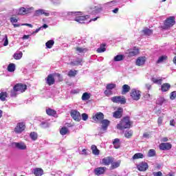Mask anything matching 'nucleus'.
Wrapping results in <instances>:
<instances>
[{
	"instance_id": "obj_1",
	"label": "nucleus",
	"mask_w": 176,
	"mask_h": 176,
	"mask_svg": "<svg viewBox=\"0 0 176 176\" xmlns=\"http://www.w3.org/2000/svg\"><path fill=\"white\" fill-rule=\"evenodd\" d=\"M67 17L69 20H74V21H77L80 24L87 23V20L90 19L89 15L85 16L80 12H67Z\"/></svg>"
},
{
	"instance_id": "obj_2",
	"label": "nucleus",
	"mask_w": 176,
	"mask_h": 176,
	"mask_svg": "<svg viewBox=\"0 0 176 176\" xmlns=\"http://www.w3.org/2000/svg\"><path fill=\"white\" fill-rule=\"evenodd\" d=\"M131 127V122H130V118L124 117L121 120L120 123L117 124V129L118 130H124V129H130Z\"/></svg>"
},
{
	"instance_id": "obj_3",
	"label": "nucleus",
	"mask_w": 176,
	"mask_h": 176,
	"mask_svg": "<svg viewBox=\"0 0 176 176\" xmlns=\"http://www.w3.org/2000/svg\"><path fill=\"white\" fill-rule=\"evenodd\" d=\"M54 78H58V80L59 82H61L63 80V76L58 73L55 74H50L46 78V83L49 85V86H52V85H54Z\"/></svg>"
},
{
	"instance_id": "obj_4",
	"label": "nucleus",
	"mask_w": 176,
	"mask_h": 176,
	"mask_svg": "<svg viewBox=\"0 0 176 176\" xmlns=\"http://www.w3.org/2000/svg\"><path fill=\"white\" fill-rule=\"evenodd\" d=\"M27 90V85L23 84H16L13 90L11 91V96L14 97L16 96V91H19V93H24Z\"/></svg>"
},
{
	"instance_id": "obj_5",
	"label": "nucleus",
	"mask_w": 176,
	"mask_h": 176,
	"mask_svg": "<svg viewBox=\"0 0 176 176\" xmlns=\"http://www.w3.org/2000/svg\"><path fill=\"white\" fill-rule=\"evenodd\" d=\"M32 10H34V8L26 6L25 7H21V8L17 10L16 14H19L20 16H24L25 14H28V13H31Z\"/></svg>"
},
{
	"instance_id": "obj_6",
	"label": "nucleus",
	"mask_w": 176,
	"mask_h": 176,
	"mask_svg": "<svg viewBox=\"0 0 176 176\" xmlns=\"http://www.w3.org/2000/svg\"><path fill=\"white\" fill-rule=\"evenodd\" d=\"M174 24H175V16H169L164 22V28L165 30L171 28Z\"/></svg>"
},
{
	"instance_id": "obj_7",
	"label": "nucleus",
	"mask_w": 176,
	"mask_h": 176,
	"mask_svg": "<svg viewBox=\"0 0 176 176\" xmlns=\"http://www.w3.org/2000/svg\"><path fill=\"white\" fill-rule=\"evenodd\" d=\"M131 97L135 101H138L141 98V91L138 89H133L131 91Z\"/></svg>"
},
{
	"instance_id": "obj_8",
	"label": "nucleus",
	"mask_w": 176,
	"mask_h": 176,
	"mask_svg": "<svg viewBox=\"0 0 176 176\" xmlns=\"http://www.w3.org/2000/svg\"><path fill=\"white\" fill-rule=\"evenodd\" d=\"M109 123L110 122L108 120H103L101 121L102 127L99 133L100 135H101L102 134H104V133L107 131V129H108V126H109Z\"/></svg>"
},
{
	"instance_id": "obj_9",
	"label": "nucleus",
	"mask_w": 176,
	"mask_h": 176,
	"mask_svg": "<svg viewBox=\"0 0 176 176\" xmlns=\"http://www.w3.org/2000/svg\"><path fill=\"white\" fill-rule=\"evenodd\" d=\"M111 100L116 104H126V98L123 96H113L111 98Z\"/></svg>"
},
{
	"instance_id": "obj_10",
	"label": "nucleus",
	"mask_w": 176,
	"mask_h": 176,
	"mask_svg": "<svg viewBox=\"0 0 176 176\" xmlns=\"http://www.w3.org/2000/svg\"><path fill=\"white\" fill-rule=\"evenodd\" d=\"M126 54H127L128 57H134V56L140 54V49L134 47L133 49L128 50Z\"/></svg>"
},
{
	"instance_id": "obj_11",
	"label": "nucleus",
	"mask_w": 176,
	"mask_h": 176,
	"mask_svg": "<svg viewBox=\"0 0 176 176\" xmlns=\"http://www.w3.org/2000/svg\"><path fill=\"white\" fill-rule=\"evenodd\" d=\"M24 130H25V124L24 122H19L16 124L14 132L16 133V134H21Z\"/></svg>"
},
{
	"instance_id": "obj_12",
	"label": "nucleus",
	"mask_w": 176,
	"mask_h": 176,
	"mask_svg": "<svg viewBox=\"0 0 176 176\" xmlns=\"http://www.w3.org/2000/svg\"><path fill=\"white\" fill-rule=\"evenodd\" d=\"M71 116L74 119V120H76V122H80V113L76 110H72L71 111Z\"/></svg>"
},
{
	"instance_id": "obj_13",
	"label": "nucleus",
	"mask_w": 176,
	"mask_h": 176,
	"mask_svg": "<svg viewBox=\"0 0 176 176\" xmlns=\"http://www.w3.org/2000/svg\"><path fill=\"white\" fill-rule=\"evenodd\" d=\"M41 14H44L46 17H49L50 16V12L48 10L43 9H38L35 11L34 16H41Z\"/></svg>"
},
{
	"instance_id": "obj_14",
	"label": "nucleus",
	"mask_w": 176,
	"mask_h": 176,
	"mask_svg": "<svg viewBox=\"0 0 176 176\" xmlns=\"http://www.w3.org/2000/svg\"><path fill=\"white\" fill-rule=\"evenodd\" d=\"M14 145L15 148H16V149H19V151H27V145L23 142H14Z\"/></svg>"
},
{
	"instance_id": "obj_15",
	"label": "nucleus",
	"mask_w": 176,
	"mask_h": 176,
	"mask_svg": "<svg viewBox=\"0 0 176 176\" xmlns=\"http://www.w3.org/2000/svg\"><path fill=\"white\" fill-rule=\"evenodd\" d=\"M123 116V109L122 107H119L116 111L113 113V116L116 119H120V118Z\"/></svg>"
},
{
	"instance_id": "obj_16",
	"label": "nucleus",
	"mask_w": 176,
	"mask_h": 176,
	"mask_svg": "<svg viewBox=\"0 0 176 176\" xmlns=\"http://www.w3.org/2000/svg\"><path fill=\"white\" fill-rule=\"evenodd\" d=\"M92 119L94 120V122H100L104 119V113L101 112L96 113L93 115Z\"/></svg>"
},
{
	"instance_id": "obj_17",
	"label": "nucleus",
	"mask_w": 176,
	"mask_h": 176,
	"mask_svg": "<svg viewBox=\"0 0 176 176\" xmlns=\"http://www.w3.org/2000/svg\"><path fill=\"white\" fill-rule=\"evenodd\" d=\"M146 61V57L145 56H140L137 58L135 64L138 67H142L145 64Z\"/></svg>"
},
{
	"instance_id": "obj_18",
	"label": "nucleus",
	"mask_w": 176,
	"mask_h": 176,
	"mask_svg": "<svg viewBox=\"0 0 176 176\" xmlns=\"http://www.w3.org/2000/svg\"><path fill=\"white\" fill-rule=\"evenodd\" d=\"M113 162V157H106L102 160L101 163L104 166H109Z\"/></svg>"
},
{
	"instance_id": "obj_19",
	"label": "nucleus",
	"mask_w": 176,
	"mask_h": 176,
	"mask_svg": "<svg viewBox=\"0 0 176 176\" xmlns=\"http://www.w3.org/2000/svg\"><path fill=\"white\" fill-rule=\"evenodd\" d=\"M148 167V163L144 162L137 166V168L139 171H146Z\"/></svg>"
},
{
	"instance_id": "obj_20",
	"label": "nucleus",
	"mask_w": 176,
	"mask_h": 176,
	"mask_svg": "<svg viewBox=\"0 0 176 176\" xmlns=\"http://www.w3.org/2000/svg\"><path fill=\"white\" fill-rule=\"evenodd\" d=\"M172 146L170 143H162L160 144V149H161V151H170Z\"/></svg>"
},
{
	"instance_id": "obj_21",
	"label": "nucleus",
	"mask_w": 176,
	"mask_h": 176,
	"mask_svg": "<svg viewBox=\"0 0 176 176\" xmlns=\"http://www.w3.org/2000/svg\"><path fill=\"white\" fill-rule=\"evenodd\" d=\"M107 168L105 167H99L95 169L94 173L96 175H101V174H104Z\"/></svg>"
},
{
	"instance_id": "obj_22",
	"label": "nucleus",
	"mask_w": 176,
	"mask_h": 176,
	"mask_svg": "<svg viewBox=\"0 0 176 176\" xmlns=\"http://www.w3.org/2000/svg\"><path fill=\"white\" fill-rule=\"evenodd\" d=\"M102 10V5H98L93 8L92 14H96L100 13Z\"/></svg>"
},
{
	"instance_id": "obj_23",
	"label": "nucleus",
	"mask_w": 176,
	"mask_h": 176,
	"mask_svg": "<svg viewBox=\"0 0 176 176\" xmlns=\"http://www.w3.org/2000/svg\"><path fill=\"white\" fill-rule=\"evenodd\" d=\"M118 3L117 1H111L110 2L106 3L103 5L104 8H113V6H116V4Z\"/></svg>"
},
{
	"instance_id": "obj_24",
	"label": "nucleus",
	"mask_w": 176,
	"mask_h": 176,
	"mask_svg": "<svg viewBox=\"0 0 176 176\" xmlns=\"http://www.w3.org/2000/svg\"><path fill=\"white\" fill-rule=\"evenodd\" d=\"M10 23H12V24L13 25L14 28H16L17 27H20V25H21V24L16 23H17L19 21V20L16 17H11L10 19Z\"/></svg>"
},
{
	"instance_id": "obj_25",
	"label": "nucleus",
	"mask_w": 176,
	"mask_h": 176,
	"mask_svg": "<svg viewBox=\"0 0 176 176\" xmlns=\"http://www.w3.org/2000/svg\"><path fill=\"white\" fill-rule=\"evenodd\" d=\"M34 174L36 176L43 175V170L42 168H36L34 170Z\"/></svg>"
},
{
	"instance_id": "obj_26",
	"label": "nucleus",
	"mask_w": 176,
	"mask_h": 176,
	"mask_svg": "<svg viewBox=\"0 0 176 176\" xmlns=\"http://www.w3.org/2000/svg\"><path fill=\"white\" fill-rule=\"evenodd\" d=\"M91 149L92 151L93 155H95L96 156H98V155H100V150L97 148V146L92 145Z\"/></svg>"
},
{
	"instance_id": "obj_27",
	"label": "nucleus",
	"mask_w": 176,
	"mask_h": 176,
	"mask_svg": "<svg viewBox=\"0 0 176 176\" xmlns=\"http://www.w3.org/2000/svg\"><path fill=\"white\" fill-rule=\"evenodd\" d=\"M113 145L116 149H119L120 148V140L116 138L113 141Z\"/></svg>"
},
{
	"instance_id": "obj_28",
	"label": "nucleus",
	"mask_w": 176,
	"mask_h": 176,
	"mask_svg": "<svg viewBox=\"0 0 176 176\" xmlns=\"http://www.w3.org/2000/svg\"><path fill=\"white\" fill-rule=\"evenodd\" d=\"M90 97H91V94L90 93L85 92L81 98L82 101H87V100H90Z\"/></svg>"
},
{
	"instance_id": "obj_29",
	"label": "nucleus",
	"mask_w": 176,
	"mask_h": 176,
	"mask_svg": "<svg viewBox=\"0 0 176 176\" xmlns=\"http://www.w3.org/2000/svg\"><path fill=\"white\" fill-rule=\"evenodd\" d=\"M76 52L78 53V54H83L87 52V49L78 47L76 48Z\"/></svg>"
},
{
	"instance_id": "obj_30",
	"label": "nucleus",
	"mask_w": 176,
	"mask_h": 176,
	"mask_svg": "<svg viewBox=\"0 0 176 176\" xmlns=\"http://www.w3.org/2000/svg\"><path fill=\"white\" fill-rule=\"evenodd\" d=\"M151 80L153 83H155L156 85H162V82L163 80V79L161 77L159 78H152Z\"/></svg>"
},
{
	"instance_id": "obj_31",
	"label": "nucleus",
	"mask_w": 176,
	"mask_h": 176,
	"mask_svg": "<svg viewBox=\"0 0 176 176\" xmlns=\"http://www.w3.org/2000/svg\"><path fill=\"white\" fill-rule=\"evenodd\" d=\"M144 157L145 156L144 155V154L141 153H137L133 156L132 159L133 160H136L137 159H144Z\"/></svg>"
},
{
	"instance_id": "obj_32",
	"label": "nucleus",
	"mask_w": 176,
	"mask_h": 176,
	"mask_svg": "<svg viewBox=\"0 0 176 176\" xmlns=\"http://www.w3.org/2000/svg\"><path fill=\"white\" fill-rule=\"evenodd\" d=\"M170 87H171V85L168 83H164L161 87L162 91H168V90L170 89Z\"/></svg>"
},
{
	"instance_id": "obj_33",
	"label": "nucleus",
	"mask_w": 176,
	"mask_h": 176,
	"mask_svg": "<svg viewBox=\"0 0 176 176\" xmlns=\"http://www.w3.org/2000/svg\"><path fill=\"white\" fill-rule=\"evenodd\" d=\"M120 160H118L117 162H112L111 163V170H114V168H118V167H120Z\"/></svg>"
},
{
	"instance_id": "obj_34",
	"label": "nucleus",
	"mask_w": 176,
	"mask_h": 176,
	"mask_svg": "<svg viewBox=\"0 0 176 176\" xmlns=\"http://www.w3.org/2000/svg\"><path fill=\"white\" fill-rule=\"evenodd\" d=\"M157 105H162L163 104H166V102H167V100H166L163 97H160L159 98L157 101H156Z\"/></svg>"
},
{
	"instance_id": "obj_35",
	"label": "nucleus",
	"mask_w": 176,
	"mask_h": 176,
	"mask_svg": "<svg viewBox=\"0 0 176 176\" xmlns=\"http://www.w3.org/2000/svg\"><path fill=\"white\" fill-rule=\"evenodd\" d=\"M16 69V65L14 63H10L8 67V72H14Z\"/></svg>"
},
{
	"instance_id": "obj_36",
	"label": "nucleus",
	"mask_w": 176,
	"mask_h": 176,
	"mask_svg": "<svg viewBox=\"0 0 176 176\" xmlns=\"http://www.w3.org/2000/svg\"><path fill=\"white\" fill-rule=\"evenodd\" d=\"M130 86L127 85H124L122 86V94H126V93H129L130 91Z\"/></svg>"
},
{
	"instance_id": "obj_37",
	"label": "nucleus",
	"mask_w": 176,
	"mask_h": 176,
	"mask_svg": "<svg viewBox=\"0 0 176 176\" xmlns=\"http://www.w3.org/2000/svg\"><path fill=\"white\" fill-rule=\"evenodd\" d=\"M54 45V41L50 40L45 43V46L47 49H52L53 47V45Z\"/></svg>"
},
{
	"instance_id": "obj_38",
	"label": "nucleus",
	"mask_w": 176,
	"mask_h": 176,
	"mask_svg": "<svg viewBox=\"0 0 176 176\" xmlns=\"http://www.w3.org/2000/svg\"><path fill=\"white\" fill-rule=\"evenodd\" d=\"M30 137L31 140H32V141H36V140H38V133L35 132H32L30 134Z\"/></svg>"
},
{
	"instance_id": "obj_39",
	"label": "nucleus",
	"mask_w": 176,
	"mask_h": 176,
	"mask_svg": "<svg viewBox=\"0 0 176 176\" xmlns=\"http://www.w3.org/2000/svg\"><path fill=\"white\" fill-rule=\"evenodd\" d=\"M124 137L126 138H131L133 137V131L131 130H128L124 132Z\"/></svg>"
},
{
	"instance_id": "obj_40",
	"label": "nucleus",
	"mask_w": 176,
	"mask_h": 176,
	"mask_svg": "<svg viewBox=\"0 0 176 176\" xmlns=\"http://www.w3.org/2000/svg\"><path fill=\"white\" fill-rule=\"evenodd\" d=\"M46 113L49 115L50 116H54L56 115V112L54 109H47L46 110Z\"/></svg>"
},
{
	"instance_id": "obj_41",
	"label": "nucleus",
	"mask_w": 176,
	"mask_h": 176,
	"mask_svg": "<svg viewBox=\"0 0 176 176\" xmlns=\"http://www.w3.org/2000/svg\"><path fill=\"white\" fill-rule=\"evenodd\" d=\"M7 97H8V93H6V92H1L0 93L1 101H6Z\"/></svg>"
},
{
	"instance_id": "obj_42",
	"label": "nucleus",
	"mask_w": 176,
	"mask_h": 176,
	"mask_svg": "<svg viewBox=\"0 0 176 176\" xmlns=\"http://www.w3.org/2000/svg\"><path fill=\"white\" fill-rule=\"evenodd\" d=\"M116 87V84H113V83H109V84H107V86H106V89L107 90H113V89H115Z\"/></svg>"
},
{
	"instance_id": "obj_43",
	"label": "nucleus",
	"mask_w": 176,
	"mask_h": 176,
	"mask_svg": "<svg viewBox=\"0 0 176 176\" xmlns=\"http://www.w3.org/2000/svg\"><path fill=\"white\" fill-rule=\"evenodd\" d=\"M124 59V55H117L114 57V61H122Z\"/></svg>"
},
{
	"instance_id": "obj_44",
	"label": "nucleus",
	"mask_w": 176,
	"mask_h": 176,
	"mask_svg": "<svg viewBox=\"0 0 176 176\" xmlns=\"http://www.w3.org/2000/svg\"><path fill=\"white\" fill-rule=\"evenodd\" d=\"M60 133L61 134V135H65L66 134H68V128H61V129L60 130Z\"/></svg>"
},
{
	"instance_id": "obj_45",
	"label": "nucleus",
	"mask_w": 176,
	"mask_h": 176,
	"mask_svg": "<svg viewBox=\"0 0 176 176\" xmlns=\"http://www.w3.org/2000/svg\"><path fill=\"white\" fill-rule=\"evenodd\" d=\"M23 57V52H20L14 54V58L15 60H20Z\"/></svg>"
},
{
	"instance_id": "obj_46",
	"label": "nucleus",
	"mask_w": 176,
	"mask_h": 176,
	"mask_svg": "<svg viewBox=\"0 0 176 176\" xmlns=\"http://www.w3.org/2000/svg\"><path fill=\"white\" fill-rule=\"evenodd\" d=\"M41 127H42V129H46L47 127H49L50 126V124H49V122H47V121H43L41 124H40Z\"/></svg>"
},
{
	"instance_id": "obj_47",
	"label": "nucleus",
	"mask_w": 176,
	"mask_h": 176,
	"mask_svg": "<svg viewBox=\"0 0 176 176\" xmlns=\"http://www.w3.org/2000/svg\"><path fill=\"white\" fill-rule=\"evenodd\" d=\"M3 46H8L9 45V40L8 39V35L5 34L3 38Z\"/></svg>"
},
{
	"instance_id": "obj_48",
	"label": "nucleus",
	"mask_w": 176,
	"mask_h": 176,
	"mask_svg": "<svg viewBox=\"0 0 176 176\" xmlns=\"http://www.w3.org/2000/svg\"><path fill=\"white\" fill-rule=\"evenodd\" d=\"M143 32L145 35H152V34L153 33V31H152V30L146 28L143 30Z\"/></svg>"
},
{
	"instance_id": "obj_49",
	"label": "nucleus",
	"mask_w": 176,
	"mask_h": 176,
	"mask_svg": "<svg viewBox=\"0 0 176 176\" xmlns=\"http://www.w3.org/2000/svg\"><path fill=\"white\" fill-rule=\"evenodd\" d=\"M156 151L153 149H150L148 153V157H153V156H155Z\"/></svg>"
},
{
	"instance_id": "obj_50",
	"label": "nucleus",
	"mask_w": 176,
	"mask_h": 176,
	"mask_svg": "<svg viewBox=\"0 0 176 176\" xmlns=\"http://www.w3.org/2000/svg\"><path fill=\"white\" fill-rule=\"evenodd\" d=\"M76 74H78V71L76 70H70L67 75L68 76L72 77V76H75L76 75Z\"/></svg>"
},
{
	"instance_id": "obj_51",
	"label": "nucleus",
	"mask_w": 176,
	"mask_h": 176,
	"mask_svg": "<svg viewBox=\"0 0 176 176\" xmlns=\"http://www.w3.org/2000/svg\"><path fill=\"white\" fill-rule=\"evenodd\" d=\"M167 60V56H162L160 57L157 61V64H160V63H163V61Z\"/></svg>"
},
{
	"instance_id": "obj_52",
	"label": "nucleus",
	"mask_w": 176,
	"mask_h": 176,
	"mask_svg": "<svg viewBox=\"0 0 176 176\" xmlns=\"http://www.w3.org/2000/svg\"><path fill=\"white\" fill-rule=\"evenodd\" d=\"M52 5H61V0H50Z\"/></svg>"
},
{
	"instance_id": "obj_53",
	"label": "nucleus",
	"mask_w": 176,
	"mask_h": 176,
	"mask_svg": "<svg viewBox=\"0 0 176 176\" xmlns=\"http://www.w3.org/2000/svg\"><path fill=\"white\" fill-rule=\"evenodd\" d=\"M104 94L107 96V97H109V96H112V94H113V92H112L111 89H107L104 91Z\"/></svg>"
},
{
	"instance_id": "obj_54",
	"label": "nucleus",
	"mask_w": 176,
	"mask_h": 176,
	"mask_svg": "<svg viewBox=\"0 0 176 176\" xmlns=\"http://www.w3.org/2000/svg\"><path fill=\"white\" fill-rule=\"evenodd\" d=\"M175 98H176V91L171 92L170 94V100H173Z\"/></svg>"
},
{
	"instance_id": "obj_55",
	"label": "nucleus",
	"mask_w": 176,
	"mask_h": 176,
	"mask_svg": "<svg viewBox=\"0 0 176 176\" xmlns=\"http://www.w3.org/2000/svg\"><path fill=\"white\" fill-rule=\"evenodd\" d=\"M105 50H107V49L105 48V47L102 46L100 47H99L97 50L98 53H104V52H105Z\"/></svg>"
},
{
	"instance_id": "obj_56",
	"label": "nucleus",
	"mask_w": 176,
	"mask_h": 176,
	"mask_svg": "<svg viewBox=\"0 0 176 176\" xmlns=\"http://www.w3.org/2000/svg\"><path fill=\"white\" fill-rule=\"evenodd\" d=\"M80 155H84L85 156H87L89 155V153L87 152V149L84 148L80 152Z\"/></svg>"
},
{
	"instance_id": "obj_57",
	"label": "nucleus",
	"mask_w": 176,
	"mask_h": 176,
	"mask_svg": "<svg viewBox=\"0 0 176 176\" xmlns=\"http://www.w3.org/2000/svg\"><path fill=\"white\" fill-rule=\"evenodd\" d=\"M81 116H82V120H84L85 122H86V120H87V119H89V116L85 113H82Z\"/></svg>"
},
{
	"instance_id": "obj_58",
	"label": "nucleus",
	"mask_w": 176,
	"mask_h": 176,
	"mask_svg": "<svg viewBox=\"0 0 176 176\" xmlns=\"http://www.w3.org/2000/svg\"><path fill=\"white\" fill-rule=\"evenodd\" d=\"M158 126H160L163 123V118L160 117L157 120Z\"/></svg>"
},
{
	"instance_id": "obj_59",
	"label": "nucleus",
	"mask_w": 176,
	"mask_h": 176,
	"mask_svg": "<svg viewBox=\"0 0 176 176\" xmlns=\"http://www.w3.org/2000/svg\"><path fill=\"white\" fill-rule=\"evenodd\" d=\"M153 175H154V176H162V175H163V173H162L161 171H159V172H154V173H153Z\"/></svg>"
},
{
	"instance_id": "obj_60",
	"label": "nucleus",
	"mask_w": 176,
	"mask_h": 176,
	"mask_svg": "<svg viewBox=\"0 0 176 176\" xmlns=\"http://www.w3.org/2000/svg\"><path fill=\"white\" fill-rule=\"evenodd\" d=\"M144 98H145L146 100H149V98H151V94H146L144 96Z\"/></svg>"
},
{
	"instance_id": "obj_61",
	"label": "nucleus",
	"mask_w": 176,
	"mask_h": 176,
	"mask_svg": "<svg viewBox=\"0 0 176 176\" xmlns=\"http://www.w3.org/2000/svg\"><path fill=\"white\" fill-rule=\"evenodd\" d=\"M82 63V59H78L76 62L72 63L74 65H78V64H80Z\"/></svg>"
},
{
	"instance_id": "obj_62",
	"label": "nucleus",
	"mask_w": 176,
	"mask_h": 176,
	"mask_svg": "<svg viewBox=\"0 0 176 176\" xmlns=\"http://www.w3.org/2000/svg\"><path fill=\"white\" fill-rule=\"evenodd\" d=\"M72 94H78L79 93V89H73L72 90Z\"/></svg>"
},
{
	"instance_id": "obj_63",
	"label": "nucleus",
	"mask_w": 176,
	"mask_h": 176,
	"mask_svg": "<svg viewBox=\"0 0 176 176\" xmlns=\"http://www.w3.org/2000/svg\"><path fill=\"white\" fill-rule=\"evenodd\" d=\"M21 25H26L27 27H30V28H32V25L30 23H23V24H21Z\"/></svg>"
},
{
	"instance_id": "obj_64",
	"label": "nucleus",
	"mask_w": 176,
	"mask_h": 176,
	"mask_svg": "<svg viewBox=\"0 0 176 176\" xmlns=\"http://www.w3.org/2000/svg\"><path fill=\"white\" fill-rule=\"evenodd\" d=\"M143 138H149V133H144Z\"/></svg>"
}]
</instances>
